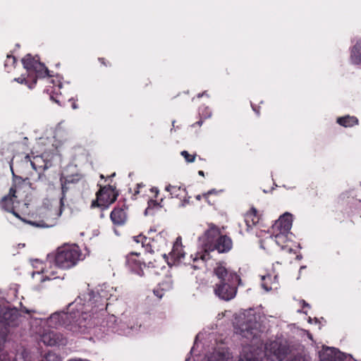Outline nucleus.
Wrapping results in <instances>:
<instances>
[{"mask_svg":"<svg viewBox=\"0 0 361 361\" xmlns=\"http://www.w3.org/2000/svg\"><path fill=\"white\" fill-rule=\"evenodd\" d=\"M199 245L202 248L201 252H197L191 258L194 263L198 262H204L209 259V252L217 250L219 253L228 252L233 246L232 240L227 235H221L219 228L210 224L209 228L205 231L204 234L199 237ZM192 267L197 269V265L193 264Z\"/></svg>","mask_w":361,"mask_h":361,"instance_id":"nucleus-1","label":"nucleus"},{"mask_svg":"<svg viewBox=\"0 0 361 361\" xmlns=\"http://www.w3.org/2000/svg\"><path fill=\"white\" fill-rule=\"evenodd\" d=\"M73 310V307L70 312L52 314L48 319L49 325L54 328L64 325L73 334L85 333L93 324L92 315L86 311Z\"/></svg>","mask_w":361,"mask_h":361,"instance_id":"nucleus-2","label":"nucleus"},{"mask_svg":"<svg viewBox=\"0 0 361 361\" xmlns=\"http://www.w3.org/2000/svg\"><path fill=\"white\" fill-rule=\"evenodd\" d=\"M263 316L254 309L244 312L242 323L240 325V334L248 340L257 338L262 332Z\"/></svg>","mask_w":361,"mask_h":361,"instance_id":"nucleus-3","label":"nucleus"},{"mask_svg":"<svg viewBox=\"0 0 361 361\" xmlns=\"http://www.w3.org/2000/svg\"><path fill=\"white\" fill-rule=\"evenodd\" d=\"M82 252L76 245H64L58 248L54 256L56 267L61 269H70L81 259Z\"/></svg>","mask_w":361,"mask_h":361,"instance_id":"nucleus-4","label":"nucleus"},{"mask_svg":"<svg viewBox=\"0 0 361 361\" xmlns=\"http://www.w3.org/2000/svg\"><path fill=\"white\" fill-rule=\"evenodd\" d=\"M259 355L253 350L252 346L245 345L243 348L238 361H258ZM231 355L227 349L221 348L215 350L207 361H231Z\"/></svg>","mask_w":361,"mask_h":361,"instance_id":"nucleus-5","label":"nucleus"},{"mask_svg":"<svg viewBox=\"0 0 361 361\" xmlns=\"http://www.w3.org/2000/svg\"><path fill=\"white\" fill-rule=\"evenodd\" d=\"M289 353V348L286 341L276 340L267 343L265 345L264 355L268 359L282 361Z\"/></svg>","mask_w":361,"mask_h":361,"instance_id":"nucleus-6","label":"nucleus"},{"mask_svg":"<svg viewBox=\"0 0 361 361\" xmlns=\"http://www.w3.org/2000/svg\"><path fill=\"white\" fill-rule=\"evenodd\" d=\"M116 197L117 195L111 187L102 188L97 192V199L92 202L91 207L106 209L116 201Z\"/></svg>","mask_w":361,"mask_h":361,"instance_id":"nucleus-7","label":"nucleus"},{"mask_svg":"<svg viewBox=\"0 0 361 361\" xmlns=\"http://www.w3.org/2000/svg\"><path fill=\"white\" fill-rule=\"evenodd\" d=\"M238 281L217 282L214 286V293L220 299L228 301L235 298L237 293V283Z\"/></svg>","mask_w":361,"mask_h":361,"instance_id":"nucleus-8","label":"nucleus"},{"mask_svg":"<svg viewBox=\"0 0 361 361\" xmlns=\"http://www.w3.org/2000/svg\"><path fill=\"white\" fill-rule=\"evenodd\" d=\"M214 274L219 279V282L240 281L239 276L235 272H229L222 263H216Z\"/></svg>","mask_w":361,"mask_h":361,"instance_id":"nucleus-9","label":"nucleus"},{"mask_svg":"<svg viewBox=\"0 0 361 361\" xmlns=\"http://www.w3.org/2000/svg\"><path fill=\"white\" fill-rule=\"evenodd\" d=\"M133 240L137 243H141L142 247H146V250L148 252H154V249L157 248V243L160 242L164 245L166 244V240L162 237L161 234L157 235L155 239H151L147 238L142 235L134 236Z\"/></svg>","mask_w":361,"mask_h":361,"instance_id":"nucleus-10","label":"nucleus"},{"mask_svg":"<svg viewBox=\"0 0 361 361\" xmlns=\"http://www.w3.org/2000/svg\"><path fill=\"white\" fill-rule=\"evenodd\" d=\"M292 215L289 213L284 214L273 225V232L281 231L283 233H289L292 227Z\"/></svg>","mask_w":361,"mask_h":361,"instance_id":"nucleus-11","label":"nucleus"},{"mask_svg":"<svg viewBox=\"0 0 361 361\" xmlns=\"http://www.w3.org/2000/svg\"><path fill=\"white\" fill-rule=\"evenodd\" d=\"M139 255L138 252H131L126 256V265L133 272L137 274L142 271V263L136 258Z\"/></svg>","mask_w":361,"mask_h":361,"instance_id":"nucleus-12","label":"nucleus"},{"mask_svg":"<svg viewBox=\"0 0 361 361\" xmlns=\"http://www.w3.org/2000/svg\"><path fill=\"white\" fill-rule=\"evenodd\" d=\"M259 220V217L257 215V209L252 208L245 216V224L246 226V231H249L252 226H255Z\"/></svg>","mask_w":361,"mask_h":361,"instance_id":"nucleus-13","label":"nucleus"},{"mask_svg":"<svg viewBox=\"0 0 361 361\" xmlns=\"http://www.w3.org/2000/svg\"><path fill=\"white\" fill-rule=\"evenodd\" d=\"M110 218L115 225H123L127 219L126 212L122 208H115L110 214Z\"/></svg>","mask_w":361,"mask_h":361,"instance_id":"nucleus-14","label":"nucleus"},{"mask_svg":"<svg viewBox=\"0 0 361 361\" xmlns=\"http://www.w3.org/2000/svg\"><path fill=\"white\" fill-rule=\"evenodd\" d=\"M165 190L170 193L171 197L182 199V197L187 195L185 188H183L181 186L168 185Z\"/></svg>","mask_w":361,"mask_h":361,"instance_id":"nucleus-15","label":"nucleus"},{"mask_svg":"<svg viewBox=\"0 0 361 361\" xmlns=\"http://www.w3.org/2000/svg\"><path fill=\"white\" fill-rule=\"evenodd\" d=\"M121 327L125 334H129L130 331H137L140 325L137 322V319L134 317L126 318L123 322Z\"/></svg>","mask_w":361,"mask_h":361,"instance_id":"nucleus-16","label":"nucleus"},{"mask_svg":"<svg viewBox=\"0 0 361 361\" xmlns=\"http://www.w3.org/2000/svg\"><path fill=\"white\" fill-rule=\"evenodd\" d=\"M350 59L355 64L361 63V40L357 41L352 48Z\"/></svg>","mask_w":361,"mask_h":361,"instance_id":"nucleus-17","label":"nucleus"},{"mask_svg":"<svg viewBox=\"0 0 361 361\" xmlns=\"http://www.w3.org/2000/svg\"><path fill=\"white\" fill-rule=\"evenodd\" d=\"M321 361H336V349L326 348L319 355Z\"/></svg>","mask_w":361,"mask_h":361,"instance_id":"nucleus-18","label":"nucleus"},{"mask_svg":"<svg viewBox=\"0 0 361 361\" xmlns=\"http://www.w3.org/2000/svg\"><path fill=\"white\" fill-rule=\"evenodd\" d=\"M337 123L344 127H352L358 123V120L355 116H345L338 118Z\"/></svg>","mask_w":361,"mask_h":361,"instance_id":"nucleus-19","label":"nucleus"},{"mask_svg":"<svg viewBox=\"0 0 361 361\" xmlns=\"http://www.w3.org/2000/svg\"><path fill=\"white\" fill-rule=\"evenodd\" d=\"M274 281L271 283V285L269 284V282L267 281L271 280V276H263L262 277V286L266 291H269L272 290L273 288H277V285L279 283L278 282V277L277 276H274Z\"/></svg>","mask_w":361,"mask_h":361,"instance_id":"nucleus-20","label":"nucleus"},{"mask_svg":"<svg viewBox=\"0 0 361 361\" xmlns=\"http://www.w3.org/2000/svg\"><path fill=\"white\" fill-rule=\"evenodd\" d=\"M32 71L35 72L37 78H44L46 76H50L49 75V70L47 68L44 66V63L39 61L35 63V66H34Z\"/></svg>","mask_w":361,"mask_h":361,"instance_id":"nucleus-21","label":"nucleus"},{"mask_svg":"<svg viewBox=\"0 0 361 361\" xmlns=\"http://www.w3.org/2000/svg\"><path fill=\"white\" fill-rule=\"evenodd\" d=\"M58 336L53 331L44 334L42 336V342L47 345H56L58 343Z\"/></svg>","mask_w":361,"mask_h":361,"instance_id":"nucleus-22","label":"nucleus"},{"mask_svg":"<svg viewBox=\"0 0 361 361\" xmlns=\"http://www.w3.org/2000/svg\"><path fill=\"white\" fill-rule=\"evenodd\" d=\"M39 61L32 57L30 54H27L23 59L22 63L23 67L28 71L30 72L33 69L35 63Z\"/></svg>","mask_w":361,"mask_h":361,"instance_id":"nucleus-23","label":"nucleus"},{"mask_svg":"<svg viewBox=\"0 0 361 361\" xmlns=\"http://www.w3.org/2000/svg\"><path fill=\"white\" fill-rule=\"evenodd\" d=\"M0 207L6 212H13V200L11 197L4 196L0 202Z\"/></svg>","mask_w":361,"mask_h":361,"instance_id":"nucleus-24","label":"nucleus"},{"mask_svg":"<svg viewBox=\"0 0 361 361\" xmlns=\"http://www.w3.org/2000/svg\"><path fill=\"white\" fill-rule=\"evenodd\" d=\"M170 257L174 259V262H179L185 257V252L183 250V246L178 247L177 250L173 247L171 252L169 253Z\"/></svg>","mask_w":361,"mask_h":361,"instance_id":"nucleus-25","label":"nucleus"},{"mask_svg":"<svg viewBox=\"0 0 361 361\" xmlns=\"http://www.w3.org/2000/svg\"><path fill=\"white\" fill-rule=\"evenodd\" d=\"M288 233H283L281 231H275L273 232V235L270 236L272 239L273 237L275 239V242L278 245H281L285 243L287 240V235Z\"/></svg>","mask_w":361,"mask_h":361,"instance_id":"nucleus-26","label":"nucleus"},{"mask_svg":"<svg viewBox=\"0 0 361 361\" xmlns=\"http://www.w3.org/2000/svg\"><path fill=\"white\" fill-rule=\"evenodd\" d=\"M42 159L41 157H33V160H31L30 159V157L27 154L25 157V161H27V162H30V165L32 166V169L35 171H37L38 169V166H37V163L39 162V161H41Z\"/></svg>","mask_w":361,"mask_h":361,"instance_id":"nucleus-27","label":"nucleus"},{"mask_svg":"<svg viewBox=\"0 0 361 361\" xmlns=\"http://www.w3.org/2000/svg\"><path fill=\"white\" fill-rule=\"evenodd\" d=\"M181 155L185 159L186 161L191 163L195 161V154H190L188 152L184 150L181 152Z\"/></svg>","mask_w":361,"mask_h":361,"instance_id":"nucleus-28","label":"nucleus"},{"mask_svg":"<svg viewBox=\"0 0 361 361\" xmlns=\"http://www.w3.org/2000/svg\"><path fill=\"white\" fill-rule=\"evenodd\" d=\"M190 197L188 194L185 197H182L180 200V207H185L190 202Z\"/></svg>","mask_w":361,"mask_h":361,"instance_id":"nucleus-29","label":"nucleus"},{"mask_svg":"<svg viewBox=\"0 0 361 361\" xmlns=\"http://www.w3.org/2000/svg\"><path fill=\"white\" fill-rule=\"evenodd\" d=\"M158 206V204L157 203L156 201L154 200H149L148 202V207L147 208L145 209V214H147V213L150 212V209L152 207H157Z\"/></svg>","mask_w":361,"mask_h":361,"instance_id":"nucleus-30","label":"nucleus"},{"mask_svg":"<svg viewBox=\"0 0 361 361\" xmlns=\"http://www.w3.org/2000/svg\"><path fill=\"white\" fill-rule=\"evenodd\" d=\"M15 63H16L15 57L8 55L7 59L5 62V66H8L9 64L13 65Z\"/></svg>","mask_w":361,"mask_h":361,"instance_id":"nucleus-31","label":"nucleus"},{"mask_svg":"<svg viewBox=\"0 0 361 361\" xmlns=\"http://www.w3.org/2000/svg\"><path fill=\"white\" fill-rule=\"evenodd\" d=\"M182 246V242H181V238L180 237L177 238H176V242L174 243L173 244V247H176V250H177V249L180 247Z\"/></svg>","mask_w":361,"mask_h":361,"instance_id":"nucleus-32","label":"nucleus"},{"mask_svg":"<svg viewBox=\"0 0 361 361\" xmlns=\"http://www.w3.org/2000/svg\"><path fill=\"white\" fill-rule=\"evenodd\" d=\"M16 190L14 188H11L9 190V193L7 196L11 197V198L16 197Z\"/></svg>","mask_w":361,"mask_h":361,"instance_id":"nucleus-33","label":"nucleus"},{"mask_svg":"<svg viewBox=\"0 0 361 361\" xmlns=\"http://www.w3.org/2000/svg\"><path fill=\"white\" fill-rule=\"evenodd\" d=\"M65 192H66V189L64 187H62V197L60 199L61 207H63V200L65 198Z\"/></svg>","mask_w":361,"mask_h":361,"instance_id":"nucleus-34","label":"nucleus"},{"mask_svg":"<svg viewBox=\"0 0 361 361\" xmlns=\"http://www.w3.org/2000/svg\"><path fill=\"white\" fill-rule=\"evenodd\" d=\"M15 81L19 82V83H27V80L25 78H23V77H20V78H15L14 79Z\"/></svg>","mask_w":361,"mask_h":361,"instance_id":"nucleus-35","label":"nucleus"},{"mask_svg":"<svg viewBox=\"0 0 361 361\" xmlns=\"http://www.w3.org/2000/svg\"><path fill=\"white\" fill-rule=\"evenodd\" d=\"M36 82H37V79L35 78V79H34V80H33V81H32V84H30V85H28V87H29L30 89L33 88V87H34V86L35 85Z\"/></svg>","mask_w":361,"mask_h":361,"instance_id":"nucleus-36","label":"nucleus"},{"mask_svg":"<svg viewBox=\"0 0 361 361\" xmlns=\"http://www.w3.org/2000/svg\"><path fill=\"white\" fill-rule=\"evenodd\" d=\"M11 212V213H12V214H13L15 216H16L17 218H18V219H21V218H20V215H19L18 213H16V212L14 211V209H13V212Z\"/></svg>","mask_w":361,"mask_h":361,"instance_id":"nucleus-37","label":"nucleus"},{"mask_svg":"<svg viewBox=\"0 0 361 361\" xmlns=\"http://www.w3.org/2000/svg\"><path fill=\"white\" fill-rule=\"evenodd\" d=\"M214 190H209L208 192L205 193V194L204 195V197H207V196H208V195H209V194H212V193H214Z\"/></svg>","mask_w":361,"mask_h":361,"instance_id":"nucleus-38","label":"nucleus"},{"mask_svg":"<svg viewBox=\"0 0 361 361\" xmlns=\"http://www.w3.org/2000/svg\"><path fill=\"white\" fill-rule=\"evenodd\" d=\"M154 294H156L159 298H161L162 295H158V290H154Z\"/></svg>","mask_w":361,"mask_h":361,"instance_id":"nucleus-39","label":"nucleus"},{"mask_svg":"<svg viewBox=\"0 0 361 361\" xmlns=\"http://www.w3.org/2000/svg\"><path fill=\"white\" fill-rule=\"evenodd\" d=\"M196 199H197V200H201V195H197L196 196Z\"/></svg>","mask_w":361,"mask_h":361,"instance_id":"nucleus-40","label":"nucleus"},{"mask_svg":"<svg viewBox=\"0 0 361 361\" xmlns=\"http://www.w3.org/2000/svg\"><path fill=\"white\" fill-rule=\"evenodd\" d=\"M198 173L200 176H204V172L202 171H199Z\"/></svg>","mask_w":361,"mask_h":361,"instance_id":"nucleus-41","label":"nucleus"},{"mask_svg":"<svg viewBox=\"0 0 361 361\" xmlns=\"http://www.w3.org/2000/svg\"><path fill=\"white\" fill-rule=\"evenodd\" d=\"M104 305H102L101 307L99 308V310H104Z\"/></svg>","mask_w":361,"mask_h":361,"instance_id":"nucleus-42","label":"nucleus"},{"mask_svg":"<svg viewBox=\"0 0 361 361\" xmlns=\"http://www.w3.org/2000/svg\"><path fill=\"white\" fill-rule=\"evenodd\" d=\"M301 358H295L292 361H300Z\"/></svg>","mask_w":361,"mask_h":361,"instance_id":"nucleus-43","label":"nucleus"},{"mask_svg":"<svg viewBox=\"0 0 361 361\" xmlns=\"http://www.w3.org/2000/svg\"><path fill=\"white\" fill-rule=\"evenodd\" d=\"M303 305L304 306H307V307L309 306V305L307 303H306L305 301H303Z\"/></svg>","mask_w":361,"mask_h":361,"instance_id":"nucleus-44","label":"nucleus"},{"mask_svg":"<svg viewBox=\"0 0 361 361\" xmlns=\"http://www.w3.org/2000/svg\"><path fill=\"white\" fill-rule=\"evenodd\" d=\"M202 96H203V95H202V94H198L197 97H199V98H200V97H202Z\"/></svg>","mask_w":361,"mask_h":361,"instance_id":"nucleus-45","label":"nucleus"},{"mask_svg":"<svg viewBox=\"0 0 361 361\" xmlns=\"http://www.w3.org/2000/svg\"><path fill=\"white\" fill-rule=\"evenodd\" d=\"M43 176H42L41 174H39V176H38V179H41L42 178Z\"/></svg>","mask_w":361,"mask_h":361,"instance_id":"nucleus-46","label":"nucleus"},{"mask_svg":"<svg viewBox=\"0 0 361 361\" xmlns=\"http://www.w3.org/2000/svg\"><path fill=\"white\" fill-rule=\"evenodd\" d=\"M305 267H306L305 266H302V267H300V271L302 269H305Z\"/></svg>","mask_w":361,"mask_h":361,"instance_id":"nucleus-47","label":"nucleus"},{"mask_svg":"<svg viewBox=\"0 0 361 361\" xmlns=\"http://www.w3.org/2000/svg\"><path fill=\"white\" fill-rule=\"evenodd\" d=\"M47 80H48L49 82H53V81H54L53 80H51V79H50V78H48V79H47Z\"/></svg>","mask_w":361,"mask_h":361,"instance_id":"nucleus-48","label":"nucleus"},{"mask_svg":"<svg viewBox=\"0 0 361 361\" xmlns=\"http://www.w3.org/2000/svg\"><path fill=\"white\" fill-rule=\"evenodd\" d=\"M73 109H76V108H77V106H76V105H75V104H73Z\"/></svg>","mask_w":361,"mask_h":361,"instance_id":"nucleus-49","label":"nucleus"},{"mask_svg":"<svg viewBox=\"0 0 361 361\" xmlns=\"http://www.w3.org/2000/svg\"><path fill=\"white\" fill-rule=\"evenodd\" d=\"M61 214V209L60 210L59 213L58 214V216H59Z\"/></svg>","mask_w":361,"mask_h":361,"instance_id":"nucleus-50","label":"nucleus"},{"mask_svg":"<svg viewBox=\"0 0 361 361\" xmlns=\"http://www.w3.org/2000/svg\"><path fill=\"white\" fill-rule=\"evenodd\" d=\"M202 95H203V96H205V95H206V92H203V93H202Z\"/></svg>","mask_w":361,"mask_h":361,"instance_id":"nucleus-51","label":"nucleus"}]
</instances>
